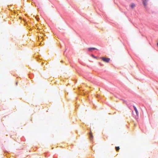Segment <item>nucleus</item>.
<instances>
[{
    "mask_svg": "<svg viewBox=\"0 0 158 158\" xmlns=\"http://www.w3.org/2000/svg\"><path fill=\"white\" fill-rule=\"evenodd\" d=\"M135 5L133 3L131 5V8H133L135 7Z\"/></svg>",
    "mask_w": 158,
    "mask_h": 158,
    "instance_id": "nucleus-6",
    "label": "nucleus"
},
{
    "mask_svg": "<svg viewBox=\"0 0 158 158\" xmlns=\"http://www.w3.org/2000/svg\"><path fill=\"white\" fill-rule=\"evenodd\" d=\"M89 135L90 139L91 140L93 139V136L91 131L90 132Z\"/></svg>",
    "mask_w": 158,
    "mask_h": 158,
    "instance_id": "nucleus-3",
    "label": "nucleus"
},
{
    "mask_svg": "<svg viewBox=\"0 0 158 158\" xmlns=\"http://www.w3.org/2000/svg\"><path fill=\"white\" fill-rule=\"evenodd\" d=\"M157 46H158V43H157Z\"/></svg>",
    "mask_w": 158,
    "mask_h": 158,
    "instance_id": "nucleus-10",
    "label": "nucleus"
},
{
    "mask_svg": "<svg viewBox=\"0 0 158 158\" xmlns=\"http://www.w3.org/2000/svg\"><path fill=\"white\" fill-rule=\"evenodd\" d=\"M92 57H93L94 58H96V57L94 55H92Z\"/></svg>",
    "mask_w": 158,
    "mask_h": 158,
    "instance_id": "nucleus-8",
    "label": "nucleus"
},
{
    "mask_svg": "<svg viewBox=\"0 0 158 158\" xmlns=\"http://www.w3.org/2000/svg\"><path fill=\"white\" fill-rule=\"evenodd\" d=\"M133 107L134 109V110L135 111V112L136 113V114L138 115V111L137 109H136V107L135 106H133Z\"/></svg>",
    "mask_w": 158,
    "mask_h": 158,
    "instance_id": "nucleus-4",
    "label": "nucleus"
},
{
    "mask_svg": "<svg viewBox=\"0 0 158 158\" xmlns=\"http://www.w3.org/2000/svg\"><path fill=\"white\" fill-rule=\"evenodd\" d=\"M101 58L103 61L107 63L110 60V59L109 58L102 57Z\"/></svg>",
    "mask_w": 158,
    "mask_h": 158,
    "instance_id": "nucleus-1",
    "label": "nucleus"
},
{
    "mask_svg": "<svg viewBox=\"0 0 158 158\" xmlns=\"http://www.w3.org/2000/svg\"><path fill=\"white\" fill-rule=\"evenodd\" d=\"M88 50L89 51H91L92 50H96L97 49L96 48H88Z\"/></svg>",
    "mask_w": 158,
    "mask_h": 158,
    "instance_id": "nucleus-5",
    "label": "nucleus"
},
{
    "mask_svg": "<svg viewBox=\"0 0 158 158\" xmlns=\"http://www.w3.org/2000/svg\"><path fill=\"white\" fill-rule=\"evenodd\" d=\"M115 149L117 151H118L119 149V147H116Z\"/></svg>",
    "mask_w": 158,
    "mask_h": 158,
    "instance_id": "nucleus-7",
    "label": "nucleus"
},
{
    "mask_svg": "<svg viewBox=\"0 0 158 158\" xmlns=\"http://www.w3.org/2000/svg\"><path fill=\"white\" fill-rule=\"evenodd\" d=\"M148 1V0H142L143 5L145 8L147 6V2Z\"/></svg>",
    "mask_w": 158,
    "mask_h": 158,
    "instance_id": "nucleus-2",
    "label": "nucleus"
},
{
    "mask_svg": "<svg viewBox=\"0 0 158 158\" xmlns=\"http://www.w3.org/2000/svg\"><path fill=\"white\" fill-rule=\"evenodd\" d=\"M10 13H11V11H12V10H10Z\"/></svg>",
    "mask_w": 158,
    "mask_h": 158,
    "instance_id": "nucleus-9",
    "label": "nucleus"
}]
</instances>
